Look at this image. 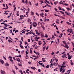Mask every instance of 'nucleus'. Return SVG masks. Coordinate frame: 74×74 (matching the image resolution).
Returning <instances> with one entry per match:
<instances>
[{
  "label": "nucleus",
  "mask_w": 74,
  "mask_h": 74,
  "mask_svg": "<svg viewBox=\"0 0 74 74\" xmlns=\"http://www.w3.org/2000/svg\"><path fill=\"white\" fill-rule=\"evenodd\" d=\"M66 23H67V24H68V25H70V23H69V22L67 21L66 22Z\"/></svg>",
  "instance_id": "nucleus-54"
},
{
  "label": "nucleus",
  "mask_w": 74,
  "mask_h": 74,
  "mask_svg": "<svg viewBox=\"0 0 74 74\" xmlns=\"http://www.w3.org/2000/svg\"><path fill=\"white\" fill-rule=\"evenodd\" d=\"M43 42H44V44H43V45H45V44H46V43H45V41H43Z\"/></svg>",
  "instance_id": "nucleus-32"
},
{
  "label": "nucleus",
  "mask_w": 74,
  "mask_h": 74,
  "mask_svg": "<svg viewBox=\"0 0 74 74\" xmlns=\"http://www.w3.org/2000/svg\"><path fill=\"white\" fill-rule=\"evenodd\" d=\"M12 71L14 74H16V73H15V71H14V70L13 69H12Z\"/></svg>",
  "instance_id": "nucleus-12"
},
{
  "label": "nucleus",
  "mask_w": 74,
  "mask_h": 74,
  "mask_svg": "<svg viewBox=\"0 0 74 74\" xmlns=\"http://www.w3.org/2000/svg\"><path fill=\"white\" fill-rule=\"evenodd\" d=\"M20 47L22 48V49H23L24 48L22 45H19Z\"/></svg>",
  "instance_id": "nucleus-13"
},
{
  "label": "nucleus",
  "mask_w": 74,
  "mask_h": 74,
  "mask_svg": "<svg viewBox=\"0 0 74 74\" xmlns=\"http://www.w3.org/2000/svg\"><path fill=\"white\" fill-rule=\"evenodd\" d=\"M57 69H58V68H57L56 69H54V71H57L56 70H57Z\"/></svg>",
  "instance_id": "nucleus-48"
},
{
  "label": "nucleus",
  "mask_w": 74,
  "mask_h": 74,
  "mask_svg": "<svg viewBox=\"0 0 74 74\" xmlns=\"http://www.w3.org/2000/svg\"><path fill=\"white\" fill-rule=\"evenodd\" d=\"M52 37L53 38H55V37L53 35H52Z\"/></svg>",
  "instance_id": "nucleus-56"
},
{
  "label": "nucleus",
  "mask_w": 74,
  "mask_h": 74,
  "mask_svg": "<svg viewBox=\"0 0 74 74\" xmlns=\"http://www.w3.org/2000/svg\"><path fill=\"white\" fill-rule=\"evenodd\" d=\"M19 72L21 73H23V72H22V71L21 70H20L19 71Z\"/></svg>",
  "instance_id": "nucleus-51"
},
{
  "label": "nucleus",
  "mask_w": 74,
  "mask_h": 74,
  "mask_svg": "<svg viewBox=\"0 0 74 74\" xmlns=\"http://www.w3.org/2000/svg\"><path fill=\"white\" fill-rule=\"evenodd\" d=\"M62 42L63 44H66V41H62Z\"/></svg>",
  "instance_id": "nucleus-36"
},
{
  "label": "nucleus",
  "mask_w": 74,
  "mask_h": 74,
  "mask_svg": "<svg viewBox=\"0 0 74 74\" xmlns=\"http://www.w3.org/2000/svg\"><path fill=\"white\" fill-rule=\"evenodd\" d=\"M48 37V35H47V34H45V37H46V38H47Z\"/></svg>",
  "instance_id": "nucleus-18"
},
{
  "label": "nucleus",
  "mask_w": 74,
  "mask_h": 74,
  "mask_svg": "<svg viewBox=\"0 0 74 74\" xmlns=\"http://www.w3.org/2000/svg\"><path fill=\"white\" fill-rule=\"evenodd\" d=\"M29 33H30L31 34H33V33L31 31H30Z\"/></svg>",
  "instance_id": "nucleus-53"
},
{
  "label": "nucleus",
  "mask_w": 74,
  "mask_h": 74,
  "mask_svg": "<svg viewBox=\"0 0 74 74\" xmlns=\"http://www.w3.org/2000/svg\"><path fill=\"white\" fill-rule=\"evenodd\" d=\"M25 31L27 32H27H28L30 31V30H25Z\"/></svg>",
  "instance_id": "nucleus-58"
},
{
  "label": "nucleus",
  "mask_w": 74,
  "mask_h": 74,
  "mask_svg": "<svg viewBox=\"0 0 74 74\" xmlns=\"http://www.w3.org/2000/svg\"><path fill=\"white\" fill-rule=\"evenodd\" d=\"M39 64H40V65H42V63H40V62H39Z\"/></svg>",
  "instance_id": "nucleus-59"
},
{
  "label": "nucleus",
  "mask_w": 74,
  "mask_h": 74,
  "mask_svg": "<svg viewBox=\"0 0 74 74\" xmlns=\"http://www.w3.org/2000/svg\"><path fill=\"white\" fill-rule=\"evenodd\" d=\"M41 27L42 28L43 30L45 29V27H44V26L42 25H41Z\"/></svg>",
  "instance_id": "nucleus-8"
},
{
  "label": "nucleus",
  "mask_w": 74,
  "mask_h": 74,
  "mask_svg": "<svg viewBox=\"0 0 74 74\" xmlns=\"http://www.w3.org/2000/svg\"><path fill=\"white\" fill-rule=\"evenodd\" d=\"M25 3L26 4H27V0H26L25 1Z\"/></svg>",
  "instance_id": "nucleus-63"
},
{
  "label": "nucleus",
  "mask_w": 74,
  "mask_h": 74,
  "mask_svg": "<svg viewBox=\"0 0 74 74\" xmlns=\"http://www.w3.org/2000/svg\"><path fill=\"white\" fill-rule=\"evenodd\" d=\"M66 9H67V10H70V11L71 10V9H70V8H66Z\"/></svg>",
  "instance_id": "nucleus-45"
},
{
  "label": "nucleus",
  "mask_w": 74,
  "mask_h": 74,
  "mask_svg": "<svg viewBox=\"0 0 74 74\" xmlns=\"http://www.w3.org/2000/svg\"><path fill=\"white\" fill-rule=\"evenodd\" d=\"M8 42H12V41H11V40H8Z\"/></svg>",
  "instance_id": "nucleus-46"
},
{
  "label": "nucleus",
  "mask_w": 74,
  "mask_h": 74,
  "mask_svg": "<svg viewBox=\"0 0 74 74\" xmlns=\"http://www.w3.org/2000/svg\"><path fill=\"white\" fill-rule=\"evenodd\" d=\"M28 63L29 64H32V62H28Z\"/></svg>",
  "instance_id": "nucleus-39"
},
{
  "label": "nucleus",
  "mask_w": 74,
  "mask_h": 74,
  "mask_svg": "<svg viewBox=\"0 0 74 74\" xmlns=\"http://www.w3.org/2000/svg\"><path fill=\"white\" fill-rule=\"evenodd\" d=\"M32 25H30V29H32Z\"/></svg>",
  "instance_id": "nucleus-52"
},
{
  "label": "nucleus",
  "mask_w": 74,
  "mask_h": 74,
  "mask_svg": "<svg viewBox=\"0 0 74 74\" xmlns=\"http://www.w3.org/2000/svg\"><path fill=\"white\" fill-rule=\"evenodd\" d=\"M18 30H16L15 31V33H17V32H18Z\"/></svg>",
  "instance_id": "nucleus-55"
},
{
  "label": "nucleus",
  "mask_w": 74,
  "mask_h": 74,
  "mask_svg": "<svg viewBox=\"0 0 74 74\" xmlns=\"http://www.w3.org/2000/svg\"><path fill=\"white\" fill-rule=\"evenodd\" d=\"M62 58L64 59V57H65V56H64V55L62 56Z\"/></svg>",
  "instance_id": "nucleus-21"
},
{
  "label": "nucleus",
  "mask_w": 74,
  "mask_h": 74,
  "mask_svg": "<svg viewBox=\"0 0 74 74\" xmlns=\"http://www.w3.org/2000/svg\"><path fill=\"white\" fill-rule=\"evenodd\" d=\"M1 74H6L5 72L4 71H2V70L1 71Z\"/></svg>",
  "instance_id": "nucleus-4"
},
{
  "label": "nucleus",
  "mask_w": 74,
  "mask_h": 74,
  "mask_svg": "<svg viewBox=\"0 0 74 74\" xmlns=\"http://www.w3.org/2000/svg\"><path fill=\"white\" fill-rule=\"evenodd\" d=\"M0 62H1V63H2V64H4V61L1 59H0Z\"/></svg>",
  "instance_id": "nucleus-5"
},
{
  "label": "nucleus",
  "mask_w": 74,
  "mask_h": 74,
  "mask_svg": "<svg viewBox=\"0 0 74 74\" xmlns=\"http://www.w3.org/2000/svg\"><path fill=\"white\" fill-rule=\"evenodd\" d=\"M67 32H70V33H72V32H73V29H70L69 28L67 30Z\"/></svg>",
  "instance_id": "nucleus-1"
},
{
  "label": "nucleus",
  "mask_w": 74,
  "mask_h": 74,
  "mask_svg": "<svg viewBox=\"0 0 74 74\" xmlns=\"http://www.w3.org/2000/svg\"><path fill=\"white\" fill-rule=\"evenodd\" d=\"M23 37H21V40L22 41H23Z\"/></svg>",
  "instance_id": "nucleus-61"
},
{
  "label": "nucleus",
  "mask_w": 74,
  "mask_h": 74,
  "mask_svg": "<svg viewBox=\"0 0 74 74\" xmlns=\"http://www.w3.org/2000/svg\"><path fill=\"white\" fill-rule=\"evenodd\" d=\"M16 5H15V3H14V5L13 6V7H15Z\"/></svg>",
  "instance_id": "nucleus-50"
},
{
  "label": "nucleus",
  "mask_w": 74,
  "mask_h": 74,
  "mask_svg": "<svg viewBox=\"0 0 74 74\" xmlns=\"http://www.w3.org/2000/svg\"><path fill=\"white\" fill-rule=\"evenodd\" d=\"M49 68V65L48 64L46 66V69Z\"/></svg>",
  "instance_id": "nucleus-17"
},
{
  "label": "nucleus",
  "mask_w": 74,
  "mask_h": 74,
  "mask_svg": "<svg viewBox=\"0 0 74 74\" xmlns=\"http://www.w3.org/2000/svg\"><path fill=\"white\" fill-rule=\"evenodd\" d=\"M25 45H26V44H27V42L25 41Z\"/></svg>",
  "instance_id": "nucleus-64"
},
{
  "label": "nucleus",
  "mask_w": 74,
  "mask_h": 74,
  "mask_svg": "<svg viewBox=\"0 0 74 74\" xmlns=\"http://www.w3.org/2000/svg\"><path fill=\"white\" fill-rule=\"evenodd\" d=\"M38 45H41V41H39L38 42Z\"/></svg>",
  "instance_id": "nucleus-14"
},
{
  "label": "nucleus",
  "mask_w": 74,
  "mask_h": 74,
  "mask_svg": "<svg viewBox=\"0 0 74 74\" xmlns=\"http://www.w3.org/2000/svg\"><path fill=\"white\" fill-rule=\"evenodd\" d=\"M60 72H62L63 70V69H61V68H60Z\"/></svg>",
  "instance_id": "nucleus-24"
},
{
  "label": "nucleus",
  "mask_w": 74,
  "mask_h": 74,
  "mask_svg": "<svg viewBox=\"0 0 74 74\" xmlns=\"http://www.w3.org/2000/svg\"><path fill=\"white\" fill-rule=\"evenodd\" d=\"M36 15L39 16V14H38L37 12L36 13Z\"/></svg>",
  "instance_id": "nucleus-44"
},
{
  "label": "nucleus",
  "mask_w": 74,
  "mask_h": 74,
  "mask_svg": "<svg viewBox=\"0 0 74 74\" xmlns=\"http://www.w3.org/2000/svg\"><path fill=\"white\" fill-rule=\"evenodd\" d=\"M35 32H36V34H38V36H40V34H39V33H38V31H37V30H35Z\"/></svg>",
  "instance_id": "nucleus-7"
},
{
  "label": "nucleus",
  "mask_w": 74,
  "mask_h": 74,
  "mask_svg": "<svg viewBox=\"0 0 74 74\" xmlns=\"http://www.w3.org/2000/svg\"><path fill=\"white\" fill-rule=\"evenodd\" d=\"M28 3L29 4V5H32V3H31V2H30V1H29Z\"/></svg>",
  "instance_id": "nucleus-26"
},
{
  "label": "nucleus",
  "mask_w": 74,
  "mask_h": 74,
  "mask_svg": "<svg viewBox=\"0 0 74 74\" xmlns=\"http://www.w3.org/2000/svg\"><path fill=\"white\" fill-rule=\"evenodd\" d=\"M3 58L4 59H5V60H7V59H6V58H5V57L3 56Z\"/></svg>",
  "instance_id": "nucleus-28"
},
{
  "label": "nucleus",
  "mask_w": 74,
  "mask_h": 74,
  "mask_svg": "<svg viewBox=\"0 0 74 74\" xmlns=\"http://www.w3.org/2000/svg\"><path fill=\"white\" fill-rule=\"evenodd\" d=\"M45 12H49V10H45Z\"/></svg>",
  "instance_id": "nucleus-20"
},
{
  "label": "nucleus",
  "mask_w": 74,
  "mask_h": 74,
  "mask_svg": "<svg viewBox=\"0 0 74 74\" xmlns=\"http://www.w3.org/2000/svg\"><path fill=\"white\" fill-rule=\"evenodd\" d=\"M9 59H12V57L10 56H9Z\"/></svg>",
  "instance_id": "nucleus-37"
},
{
  "label": "nucleus",
  "mask_w": 74,
  "mask_h": 74,
  "mask_svg": "<svg viewBox=\"0 0 74 74\" xmlns=\"http://www.w3.org/2000/svg\"><path fill=\"white\" fill-rule=\"evenodd\" d=\"M30 21H31V20H30V19L29 18L28 20V22H30Z\"/></svg>",
  "instance_id": "nucleus-30"
},
{
  "label": "nucleus",
  "mask_w": 74,
  "mask_h": 74,
  "mask_svg": "<svg viewBox=\"0 0 74 74\" xmlns=\"http://www.w3.org/2000/svg\"><path fill=\"white\" fill-rule=\"evenodd\" d=\"M58 42V44H59V38L57 39Z\"/></svg>",
  "instance_id": "nucleus-35"
},
{
  "label": "nucleus",
  "mask_w": 74,
  "mask_h": 74,
  "mask_svg": "<svg viewBox=\"0 0 74 74\" xmlns=\"http://www.w3.org/2000/svg\"><path fill=\"white\" fill-rule=\"evenodd\" d=\"M15 69H16V70H18V69L17 66H15Z\"/></svg>",
  "instance_id": "nucleus-43"
},
{
  "label": "nucleus",
  "mask_w": 74,
  "mask_h": 74,
  "mask_svg": "<svg viewBox=\"0 0 74 74\" xmlns=\"http://www.w3.org/2000/svg\"><path fill=\"white\" fill-rule=\"evenodd\" d=\"M21 1L22 3H25V1L24 0H22Z\"/></svg>",
  "instance_id": "nucleus-40"
},
{
  "label": "nucleus",
  "mask_w": 74,
  "mask_h": 74,
  "mask_svg": "<svg viewBox=\"0 0 74 74\" xmlns=\"http://www.w3.org/2000/svg\"><path fill=\"white\" fill-rule=\"evenodd\" d=\"M65 64H66V62H64L63 63V64H64V65Z\"/></svg>",
  "instance_id": "nucleus-60"
},
{
  "label": "nucleus",
  "mask_w": 74,
  "mask_h": 74,
  "mask_svg": "<svg viewBox=\"0 0 74 74\" xmlns=\"http://www.w3.org/2000/svg\"><path fill=\"white\" fill-rule=\"evenodd\" d=\"M31 69H33V70H35V69H36V67H31Z\"/></svg>",
  "instance_id": "nucleus-9"
},
{
  "label": "nucleus",
  "mask_w": 74,
  "mask_h": 74,
  "mask_svg": "<svg viewBox=\"0 0 74 74\" xmlns=\"http://www.w3.org/2000/svg\"><path fill=\"white\" fill-rule=\"evenodd\" d=\"M31 13L32 14V15H34V12H33L32 11L31 12Z\"/></svg>",
  "instance_id": "nucleus-23"
},
{
  "label": "nucleus",
  "mask_w": 74,
  "mask_h": 74,
  "mask_svg": "<svg viewBox=\"0 0 74 74\" xmlns=\"http://www.w3.org/2000/svg\"><path fill=\"white\" fill-rule=\"evenodd\" d=\"M66 66H68V65L66 64L65 66H63V68H64V67H66Z\"/></svg>",
  "instance_id": "nucleus-31"
},
{
  "label": "nucleus",
  "mask_w": 74,
  "mask_h": 74,
  "mask_svg": "<svg viewBox=\"0 0 74 74\" xmlns=\"http://www.w3.org/2000/svg\"><path fill=\"white\" fill-rule=\"evenodd\" d=\"M71 65L73 66V64H74V63H73V62H71Z\"/></svg>",
  "instance_id": "nucleus-49"
},
{
  "label": "nucleus",
  "mask_w": 74,
  "mask_h": 74,
  "mask_svg": "<svg viewBox=\"0 0 74 74\" xmlns=\"http://www.w3.org/2000/svg\"><path fill=\"white\" fill-rule=\"evenodd\" d=\"M33 25L34 27H36V22L33 23Z\"/></svg>",
  "instance_id": "nucleus-6"
},
{
  "label": "nucleus",
  "mask_w": 74,
  "mask_h": 74,
  "mask_svg": "<svg viewBox=\"0 0 74 74\" xmlns=\"http://www.w3.org/2000/svg\"><path fill=\"white\" fill-rule=\"evenodd\" d=\"M68 59H69V60H70V59H71V56H69L68 57Z\"/></svg>",
  "instance_id": "nucleus-16"
},
{
  "label": "nucleus",
  "mask_w": 74,
  "mask_h": 74,
  "mask_svg": "<svg viewBox=\"0 0 74 74\" xmlns=\"http://www.w3.org/2000/svg\"><path fill=\"white\" fill-rule=\"evenodd\" d=\"M10 62H12V63L13 64H14V62H13V60H12L11 59H10Z\"/></svg>",
  "instance_id": "nucleus-15"
},
{
  "label": "nucleus",
  "mask_w": 74,
  "mask_h": 74,
  "mask_svg": "<svg viewBox=\"0 0 74 74\" xmlns=\"http://www.w3.org/2000/svg\"><path fill=\"white\" fill-rule=\"evenodd\" d=\"M5 66H9V64L8 62H6V63L5 64Z\"/></svg>",
  "instance_id": "nucleus-11"
},
{
  "label": "nucleus",
  "mask_w": 74,
  "mask_h": 74,
  "mask_svg": "<svg viewBox=\"0 0 74 74\" xmlns=\"http://www.w3.org/2000/svg\"><path fill=\"white\" fill-rule=\"evenodd\" d=\"M38 72H41V70L40 69H38Z\"/></svg>",
  "instance_id": "nucleus-62"
},
{
  "label": "nucleus",
  "mask_w": 74,
  "mask_h": 74,
  "mask_svg": "<svg viewBox=\"0 0 74 74\" xmlns=\"http://www.w3.org/2000/svg\"><path fill=\"white\" fill-rule=\"evenodd\" d=\"M36 55H37V56H38V55H40L39 53H38V52H36Z\"/></svg>",
  "instance_id": "nucleus-34"
},
{
  "label": "nucleus",
  "mask_w": 74,
  "mask_h": 74,
  "mask_svg": "<svg viewBox=\"0 0 74 74\" xmlns=\"http://www.w3.org/2000/svg\"><path fill=\"white\" fill-rule=\"evenodd\" d=\"M25 53L27 55L28 54V52H27V51H25Z\"/></svg>",
  "instance_id": "nucleus-33"
},
{
  "label": "nucleus",
  "mask_w": 74,
  "mask_h": 74,
  "mask_svg": "<svg viewBox=\"0 0 74 74\" xmlns=\"http://www.w3.org/2000/svg\"><path fill=\"white\" fill-rule=\"evenodd\" d=\"M63 5H66V6H67V5H69V4L64 3H63Z\"/></svg>",
  "instance_id": "nucleus-10"
},
{
  "label": "nucleus",
  "mask_w": 74,
  "mask_h": 74,
  "mask_svg": "<svg viewBox=\"0 0 74 74\" xmlns=\"http://www.w3.org/2000/svg\"><path fill=\"white\" fill-rule=\"evenodd\" d=\"M40 16H41L42 18H44V13L43 12L41 13L40 14Z\"/></svg>",
  "instance_id": "nucleus-3"
},
{
  "label": "nucleus",
  "mask_w": 74,
  "mask_h": 74,
  "mask_svg": "<svg viewBox=\"0 0 74 74\" xmlns=\"http://www.w3.org/2000/svg\"><path fill=\"white\" fill-rule=\"evenodd\" d=\"M67 55H68V57L71 56H70V54H69V53H67Z\"/></svg>",
  "instance_id": "nucleus-25"
},
{
  "label": "nucleus",
  "mask_w": 74,
  "mask_h": 74,
  "mask_svg": "<svg viewBox=\"0 0 74 74\" xmlns=\"http://www.w3.org/2000/svg\"><path fill=\"white\" fill-rule=\"evenodd\" d=\"M54 54H55V53H54L52 51V53H51V55H54Z\"/></svg>",
  "instance_id": "nucleus-41"
},
{
  "label": "nucleus",
  "mask_w": 74,
  "mask_h": 74,
  "mask_svg": "<svg viewBox=\"0 0 74 74\" xmlns=\"http://www.w3.org/2000/svg\"><path fill=\"white\" fill-rule=\"evenodd\" d=\"M35 5L36 6H38V3H37L35 4Z\"/></svg>",
  "instance_id": "nucleus-38"
},
{
  "label": "nucleus",
  "mask_w": 74,
  "mask_h": 74,
  "mask_svg": "<svg viewBox=\"0 0 74 74\" xmlns=\"http://www.w3.org/2000/svg\"><path fill=\"white\" fill-rule=\"evenodd\" d=\"M65 14H66V15H68V16H70V15H73L71 14L70 13H69V12L68 13H67V11H65Z\"/></svg>",
  "instance_id": "nucleus-2"
},
{
  "label": "nucleus",
  "mask_w": 74,
  "mask_h": 74,
  "mask_svg": "<svg viewBox=\"0 0 74 74\" xmlns=\"http://www.w3.org/2000/svg\"><path fill=\"white\" fill-rule=\"evenodd\" d=\"M13 59L14 60H16V59H15V58L14 57H13Z\"/></svg>",
  "instance_id": "nucleus-47"
},
{
  "label": "nucleus",
  "mask_w": 74,
  "mask_h": 74,
  "mask_svg": "<svg viewBox=\"0 0 74 74\" xmlns=\"http://www.w3.org/2000/svg\"><path fill=\"white\" fill-rule=\"evenodd\" d=\"M65 70H66V69H65L63 70V71H62L61 73H64Z\"/></svg>",
  "instance_id": "nucleus-22"
},
{
  "label": "nucleus",
  "mask_w": 74,
  "mask_h": 74,
  "mask_svg": "<svg viewBox=\"0 0 74 74\" xmlns=\"http://www.w3.org/2000/svg\"><path fill=\"white\" fill-rule=\"evenodd\" d=\"M30 53H33V51H32V50L31 49H30Z\"/></svg>",
  "instance_id": "nucleus-42"
},
{
  "label": "nucleus",
  "mask_w": 74,
  "mask_h": 74,
  "mask_svg": "<svg viewBox=\"0 0 74 74\" xmlns=\"http://www.w3.org/2000/svg\"><path fill=\"white\" fill-rule=\"evenodd\" d=\"M60 12L62 14H64V12H63L60 11Z\"/></svg>",
  "instance_id": "nucleus-19"
},
{
  "label": "nucleus",
  "mask_w": 74,
  "mask_h": 74,
  "mask_svg": "<svg viewBox=\"0 0 74 74\" xmlns=\"http://www.w3.org/2000/svg\"><path fill=\"white\" fill-rule=\"evenodd\" d=\"M59 4H63V3L62 2H59Z\"/></svg>",
  "instance_id": "nucleus-57"
},
{
  "label": "nucleus",
  "mask_w": 74,
  "mask_h": 74,
  "mask_svg": "<svg viewBox=\"0 0 74 74\" xmlns=\"http://www.w3.org/2000/svg\"><path fill=\"white\" fill-rule=\"evenodd\" d=\"M59 9L60 10H62V8H60V7L59 6L58 7Z\"/></svg>",
  "instance_id": "nucleus-29"
},
{
  "label": "nucleus",
  "mask_w": 74,
  "mask_h": 74,
  "mask_svg": "<svg viewBox=\"0 0 74 74\" xmlns=\"http://www.w3.org/2000/svg\"><path fill=\"white\" fill-rule=\"evenodd\" d=\"M18 64L19 66H22V64Z\"/></svg>",
  "instance_id": "nucleus-27"
}]
</instances>
